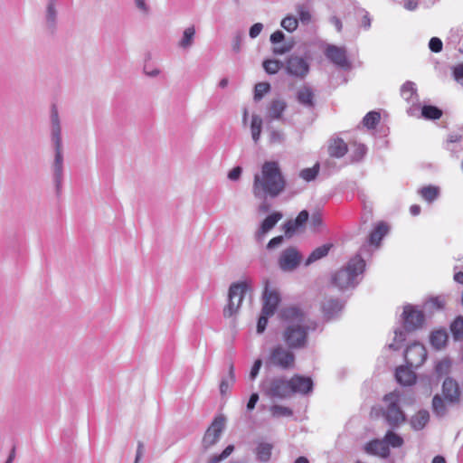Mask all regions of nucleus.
I'll return each mask as SVG.
<instances>
[{
    "instance_id": "obj_1",
    "label": "nucleus",
    "mask_w": 463,
    "mask_h": 463,
    "mask_svg": "<svg viewBox=\"0 0 463 463\" xmlns=\"http://www.w3.org/2000/svg\"><path fill=\"white\" fill-rule=\"evenodd\" d=\"M284 322L282 340L290 349L304 348L307 343L309 330H314L305 314L296 307H288L280 312Z\"/></svg>"
},
{
    "instance_id": "obj_2",
    "label": "nucleus",
    "mask_w": 463,
    "mask_h": 463,
    "mask_svg": "<svg viewBox=\"0 0 463 463\" xmlns=\"http://www.w3.org/2000/svg\"><path fill=\"white\" fill-rule=\"evenodd\" d=\"M286 186L279 163L275 161L265 162L260 173L254 175L252 192L256 197H277Z\"/></svg>"
},
{
    "instance_id": "obj_3",
    "label": "nucleus",
    "mask_w": 463,
    "mask_h": 463,
    "mask_svg": "<svg viewBox=\"0 0 463 463\" xmlns=\"http://www.w3.org/2000/svg\"><path fill=\"white\" fill-rule=\"evenodd\" d=\"M461 402V391L458 383L452 377H447L441 385V394L432 398L431 408L434 415L444 418L449 412V405H457Z\"/></svg>"
},
{
    "instance_id": "obj_4",
    "label": "nucleus",
    "mask_w": 463,
    "mask_h": 463,
    "mask_svg": "<svg viewBox=\"0 0 463 463\" xmlns=\"http://www.w3.org/2000/svg\"><path fill=\"white\" fill-rule=\"evenodd\" d=\"M364 267V260L356 255L333 275V284L340 290L354 288L360 282Z\"/></svg>"
},
{
    "instance_id": "obj_5",
    "label": "nucleus",
    "mask_w": 463,
    "mask_h": 463,
    "mask_svg": "<svg viewBox=\"0 0 463 463\" xmlns=\"http://www.w3.org/2000/svg\"><path fill=\"white\" fill-rule=\"evenodd\" d=\"M250 289L247 280L232 283L229 288L228 303L223 308V317H235L240 312L245 293Z\"/></svg>"
},
{
    "instance_id": "obj_6",
    "label": "nucleus",
    "mask_w": 463,
    "mask_h": 463,
    "mask_svg": "<svg viewBox=\"0 0 463 463\" xmlns=\"http://www.w3.org/2000/svg\"><path fill=\"white\" fill-rule=\"evenodd\" d=\"M266 364L282 370L291 369L295 365V354L281 345H278L270 350Z\"/></svg>"
},
{
    "instance_id": "obj_7",
    "label": "nucleus",
    "mask_w": 463,
    "mask_h": 463,
    "mask_svg": "<svg viewBox=\"0 0 463 463\" xmlns=\"http://www.w3.org/2000/svg\"><path fill=\"white\" fill-rule=\"evenodd\" d=\"M399 400V395L395 392H391L384 396V401L388 403L384 417L392 427H397L406 420L405 414L398 405Z\"/></svg>"
},
{
    "instance_id": "obj_8",
    "label": "nucleus",
    "mask_w": 463,
    "mask_h": 463,
    "mask_svg": "<svg viewBox=\"0 0 463 463\" xmlns=\"http://www.w3.org/2000/svg\"><path fill=\"white\" fill-rule=\"evenodd\" d=\"M225 419L222 416L216 417L210 427L205 431L203 438V446L204 449H209L215 445L221 438L224 430Z\"/></svg>"
},
{
    "instance_id": "obj_9",
    "label": "nucleus",
    "mask_w": 463,
    "mask_h": 463,
    "mask_svg": "<svg viewBox=\"0 0 463 463\" xmlns=\"http://www.w3.org/2000/svg\"><path fill=\"white\" fill-rule=\"evenodd\" d=\"M404 358L407 364L411 368H418L425 362L427 351L423 345L413 343L405 351Z\"/></svg>"
},
{
    "instance_id": "obj_10",
    "label": "nucleus",
    "mask_w": 463,
    "mask_h": 463,
    "mask_svg": "<svg viewBox=\"0 0 463 463\" xmlns=\"http://www.w3.org/2000/svg\"><path fill=\"white\" fill-rule=\"evenodd\" d=\"M288 108V104L285 99L281 98L272 99L266 106L265 119L268 124L272 121H284V112Z\"/></svg>"
},
{
    "instance_id": "obj_11",
    "label": "nucleus",
    "mask_w": 463,
    "mask_h": 463,
    "mask_svg": "<svg viewBox=\"0 0 463 463\" xmlns=\"http://www.w3.org/2000/svg\"><path fill=\"white\" fill-rule=\"evenodd\" d=\"M286 70L288 74L303 79L309 71V63L303 57L291 55L287 61Z\"/></svg>"
},
{
    "instance_id": "obj_12",
    "label": "nucleus",
    "mask_w": 463,
    "mask_h": 463,
    "mask_svg": "<svg viewBox=\"0 0 463 463\" xmlns=\"http://www.w3.org/2000/svg\"><path fill=\"white\" fill-rule=\"evenodd\" d=\"M280 301L279 294L276 288H271L269 281L265 282L262 295V311L267 315H274Z\"/></svg>"
},
{
    "instance_id": "obj_13",
    "label": "nucleus",
    "mask_w": 463,
    "mask_h": 463,
    "mask_svg": "<svg viewBox=\"0 0 463 463\" xmlns=\"http://www.w3.org/2000/svg\"><path fill=\"white\" fill-rule=\"evenodd\" d=\"M51 123V141L53 149L63 148L62 137H61V126L59 117L58 109L56 106H52L50 114Z\"/></svg>"
},
{
    "instance_id": "obj_14",
    "label": "nucleus",
    "mask_w": 463,
    "mask_h": 463,
    "mask_svg": "<svg viewBox=\"0 0 463 463\" xmlns=\"http://www.w3.org/2000/svg\"><path fill=\"white\" fill-rule=\"evenodd\" d=\"M267 393L271 397L284 399L292 394L290 379L286 380L281 377L271 380Z\"/></svg>"
},
{
    "instance_id": "obj_15",
    "label": "nucleus",
    "mask_w": 463,
    "mask_h": 463,
    "mask_svg": "<svg viewBox=\"0 0 463 463\" xmlns=\"http://www.w3.org/2000/svg\"><path fill=\"white\" fill-rule=\"evenodd\" d=\"M403 321L405 329L408 331L414 330L420 326L424 321V315L422 311L418 310L411 305L404 307Z\"/></svg>"
},
{
    "instance_id": "obj_16",
    "label": "nucleus",
    "mask_w": 463,
    "mask_h": 463,
    "mask_svg": "<svg viewBox=\"0 0 463 463\" xmlns=\"http://www.w3.org/2000/svg\"><path fill=\"white\" fill-rule=\"evenodd\" d=\"M301 256L295 248L283 250L279 259V268L284 271L295 269L300 263Z\"/></svg>"
},
{
    "instance_id": "obj_17",
    "label": "nucleus",
    "mask_w": 463,
    "mask_h": 463,
    "mask_svg": "<svg viewBox=\"0 0 463 463\" xmlns=\"http://www.w3.org/2000/svg\"><path fill=\"white\" fill-rule=\"evenodd\" d=\"M52 170L56 191L59 193L61 189L63 179V148L54 149V158L52 165Z\"/></svg>"
},
{
    "instance_id": "obj_18",
    "label": "nucleus",
    "mask_w": 463,
    "mask_h": 463,
    "mask_svg": "<svg viewBox=\"0 0 463 463\" xmlns=\"http://www.w3.org/2000/svg\"><path fill=\"white\" fill-rule=\"evenodd\" d=\"M326 56L333 63L341 68L348 69L350 67L345 48L337 47L335 45H328L326 49Z\"/></svg>"
},
{
    "instance_id": "obj_19",
    "label": "nucleus",
    "mask_w": 463,
    "mask_h": 463,
    "mask_svg": "<svg viewBox=\"0 0 463 463\" xmlns=\"http://www.w3.org/2000/svg\"><path fill=\"white\" fill-rule=\"evenodd\" d=\"M292 394L299 393L306 395L313 391V381L310 377L295 374L290 378Z\"/></svg>"
},
{
    "instance_id": "obj_20",
    "label": "nucleus",
    "mask_w": 463,
    "mask_h": 463,
    "mask_svg": "<svg viewBox=\"0 0 463 463\" xmlns=\"http://www.w3.org/2000/svg\"><path fill=\"white\" fill-rule=\"evenodd\" d=\"M364 450L370 455H375L381 458H387L390 454V449L384 439L371 440L364 446Z\"/></svg>"
},
{
    "instance_id": "obj_21",
    "label": "nucleus",
    "mask_w": 463,
    "mask_h": 463,
    "mask_svg": "<svg viewBox=\"0 0 463 463\" xmlns=\"http://www.w3.org/2000/svg\"><path fill=\"white\" fill-rule=\"evenodd\" d=\"M348 151L346 143L340 137H331L327 144L328 155L332 157H343Z\"/></svg>"
},
{
    "instance_id": "obj_22",
    "label": "nucleus",
    "mask_w": 463,
    "mask_h": 463,
    "mask_svg": "<svg viewBox=\"0 0 463 463\" xmlns=\"http://www.w3.org/2000/svg\"><path fill=\"white\" fill-rule=\"evenodd\" d=\"M282 218L280 213H274L269 215L261 223L260 229L256 232L255 237L257 241H261L267 232H269L277 222Z\"/></svg>"
},
{
    "instance_id": "obj_23",
    "label": "nucleus",
    "mask_w": 463,
    "mask_h": 463,
    "mask_svg": "<svg viewBox=\"0 0 463 463\" xmlns=\"http://www.w3.org/2000/svg\"><path fill=\"white\" fill-rule=\"evenodd\" d=\"M196 30L194 25H190L182 33V35L177 42V47L184 51H188L192 48L194 43Z\"/></svg>"
},
{
    "instance_id": "obj_24",
    "label": "nucleus",
    "mask_w": 463,
    "mask_h": 463,
    "mask_svg": "<svg viewBox=\"0 0 463 463\" xmlns=\"http://www.w3.org/2000/svg\"><path fill=\"white\" fill-rule=\"evenodd\" d=\"M297 100L304 107L313 109L315 107V94L313 90L308 86H302L297 91Z\"/></svg>"
},
{
    "instance_id": "obj_25",
    "label": "nucleus",
    "mask_w": 463,
    "mask_h": 463,
    "mask_svg": "<svg viewBox=\"0 0 463 463\" xmlns=\"http://www.w3.org/2000/svg\"><path fill=\"white\" fill-rule=\"evenodd\" d=\"M308 213L306 210L301 211L294 221H288L284 224L285 234L291 237L295 231L305 224L308 220Z\"/></svg>"
},
{
    "instance_id": "obj_26",
    "label": "nucleus",
    "mask_w": 463,
    "mask_h": 463,
    "mask_svg": "<svg viewBox=\"0 0 463 463\" xmlns=\"http://www.w3.org/2000/svg\"><path fill=\"white\" fill-rule=\"evenodd\" d=\"M57 2H47L44 14V20L46 27L49 30L53 31L55 29L57 24Z\"/></svg>"
},
{
    "instance_id": "obj_27",
    "label": "nucleus",
    "mask_w": 463,
    "mask_h": 463,
    "mask_svg": "<svg viewBox=\"0 0 463 463\" xmlns=\"http://www.w3.org/2000/svg\"><path fill=\"white\" fill-rule=\"evenodd\" d=\"M343 307L344 303L338 299L328 298L323 303V312L327 318L335 317Z\"/></svg>"
},
{
    "instance_id": "obj_28",
    "label": "nucleus",
    "mask_w": 463,
    "mask_h": 463,
    "mask_svg": "<svg viewBox=\"0 0 463 463\" xmlns=\"http://www.w3.org/2000/svg\"><path fill=\"white\" fill-rule=\"evenodd\" d=\"M396 380L402 385H411L415 383L416 375L412 370L405 366H400L396 369Z\"/></svg>"
},
{
    "instance_id": "obj_29",
    "label": "nucleus",
    "mask_w": 463,
    "mask_h": 463,
    "mask_svg": "<svg viewBox=\"0 0 463 463\" xmlns=\"http://www.w3.org/2000/svg\"><path fill=\"white\" fill-rule=\"evenodd\" d=\"M429 420H430L429 412L425 410H422V411H420L418 413H416L411 418V425L414 430H422L426 426Z\"/></svg>"
},
{
    "instance_id": "obj_30",
    "label": "nucleus",
    "mask_w": 463,
    "mask_h": 463,
    "mask_svg": "<svg viewBox=\"0 0 463 463\" xmlns=\"http://www.w3.org/2000/svg\"><path fill=\"white\" fill-rule=\"evenodd\" d=\"M273 446L270 443L260 442L258 444L255 452L258 460L267 462L270 459Z\"/></svg>"
},
{
    "instance_id": "obj_31",
    "label": "nucleus",
    "mask_w": 463,
    "mask_h": 463,
    "mask_svg": "<svg viewBox=\"0 0 463 463\" xmlns=\"http://www.w3.org/2000/svg\"><path fill=\"white\" fill-rule=\"evenodd\" d=\"M263 119L259 115H252L250 123V133L252 140L257 144L261 136Z\"/></svg>"
},
{
    "instance_id": "obj_32",
    "label": "nucleus",
    "mask_w": 463,
    "mask_h": 463,
    "mask_svg": "<svg viewBox=\"0 0 463 463\" xmlns=\"http://www.w3.org/2000/svg\"><path fill=\"white\" fill-rule=\"evenodd\" d=\"M235 383L234 367L231 364L227 377L223 378L220 383V392L222 396H225Z\"/></svg>"
},
{
    "instance_id": "obj_33",
    "label": "nucleus",
    "mask_w": 463,
    "mask_h": 463,
    "mask_svg": "<svg viewBox=\"0 0 463 463\" xmlns=\"http://www.w3.org/2000/svg\"><path fill=\"white\" fill-rule=\"evenodd\" d=\"M388 227L385 223L380 222L376 225L374 230L371 232L369 241L373 245H378L383 237L387 233Z\"/></svg>"
},
{
    "instance_id": "obj_34",
    "label": "nucleus",
    "mask_w": 463,
    "mask_h": 463,
    "mask_svg": "<svg viewBox=\"0 0 463 463\" xmlns=\"http://www.w3.org/2000/svg\"><path fill=\"white\" fill-rule=\"evenodd\" d=\"M330 248H331L330 244H324V245L315 249L310 253L308 258L307 259L305 265L308 266L311 263H313V262L322 259L323 257L326 256L328 254V251H329Z\"/></svg>"
},
{
    "instance_id": "obj_35",
    "label": "nucleus",
    "mask_w": 463,
    "mask_h": 463,
    "mask_svg": "<svg viewBox=\"0 0 463 463\" xmlns=\"http://www.w3.org/2000/svg\"><path fill=\"white\" fill-rule=\"evenodd\" d=\"M269 143L272 146L282 145L286 141V134L283 130L269 127Z\"/></svg>"
},
{
    "instance_id": "obj_36",
    "label": "nucleus",
    "mask_w": 463,
    "mask_h": 463,
    "mask_svg": "<svg viewBox=\"0 0 463 463\" xmlns=\"http://www.w3.org/2000/svg\"><path fill=\"white\" fill-rule=\"evenodd\" d=\"M448 341V334L445 330L434 331L430 335V343L436 349H441Z\"/></svg>"
},
{
    "instance_id": "obj_37",
    "label": "nucleus",
    "mask_w": 463,
    "mask_h": 463,
    "mask_svg": "<svg viewBox=\"0 0 463 463\" xmlns=\"http://www.w3.org/2000/svg\"><path fill=\"white\" fill-rule=\"evenodd\" d=\"M418 193L425 201L428 203H432L438 198L439 194V189L437 186L428 185L420 188Z\"/></svg>"
},
{
    "instance_id": "obj_38",
    "label": "nucleus",
    "mask_w": 463,
    "mask_h": 463,
    "mask_svg": "<svg viewBox=\"0 0 463 463\" xmlns=\"http://www.w3.org/2000/svg\"><path fill=\"white\" fill-rule=\"evenodd\" d=\"M446 300L442 297L430 298L424 303V309L426 311L433 312L435 310H440L444 307Z\"/></svg>"
},
{
    "instance_id": "obj_39",
    "label": "nucleus",
    "mask_w": 463,
    "mask_h": 463,
    "mask_svg": "<svg viewBox=\"0 0 463 463\" xmlns=\"http://www.w3.org/2000/svg\"><path fill=\"white\" fill-rule=\"evenodd\" d=\"M415 84L411 81H406L401 88L402 97L408 102L412 101L413 96H416Z\"/></svg>"
},
{
    "instance_id": "obj_40",
    "label": "nucleus",
    "mask_w": 463,
    "mask_h": 463,
    "mask_svg": "<svg viewBox=\"0 0 463 463\" xmlns=\"http://www.w3.org/2000/svg\"><path fill=\"white\" fill-rule=\"evenodd\" d=\"M421 116L426 119H439L442 111L437 107L425 105L421 109Z\"/></svg>"
},
{
    "instance_id": "obj_41",
    "label": "nucleus",
    "mask_w": 463,
    "mask_h": 463,
    "mask_svg": "<svg viewBox=\"0 0 463 463\" xmlns=\"http://www.w3.org/2000/svg\"><path fill=\"white\" fill-rule=\"evenodd\" d=\"M450 331L455 340L463 338V317H458L450 325Z\"/></svg>"
},
{
    "instance_id": "obj_42",
    "label": "nucleus",
    "mask_w": 463,
    "mask_h": 463,
    "mask_svg": "<svg viewBox=\"0 0 463 463\" xmlns=\"http://www.w3.org/2000/svg\"><path fill=\"white\" fill-rule=\"evenodd\" d=\"M383 439L388 448H400L403 445V439L400 435L391 430L387 431Z\"/></svg>"
},
{
    "instance_id": "obj_43",
    "label": "nucleus",
    "mask_w": 463,
    "mask_h": 463,
    "mask_svg": "<svg viewBox=\"0 0 463 463\" xmlns=\"http://www.w3.org/2000/svg\"><path fill=\"white\" fill-rule=\"evenodd\" d=\"M380 118L381 116L379 112L371 111L364 116L363 119V124L367 128H374L375 126L378 124Z\"/></svg>"
},
{
    "instance_id": "obj_44",
    "label": "nucleus",
    "mask_w": 463,
    "mask_h": 463,
    "mask_svg": "<svg viewBox=\"0 0 463 463\" xmlns=\"http://www.w3.org/2000/svg\"><path fill=\"white\" fill-rule=\"evenodd\" d=\"M450 368L451 361L448 358H444L436 364L435 372L439 376H443L449 373Z\"/></svg>"
},
{
    "instance_id": "obj_45",
    "label": "nucleus",
    "mask_w": 463,
    "mask_h": 463,
    "mask_svg": "<svg viewBox=\"0 0 463 463\" xmlns=\"http://www.w3.org/2000/svg\"><path fill=\"white\" fill-rule=\"evenodd\" d=\"M296 12L302 24H307L311 22L312 15L309 9L305 5H298L296 6Z\"/></svg>"
},
{
    "instance_id": "obj_46",
    "label": "nucleus",
    "mask_w": 463,
    "mask_h": 463,
    "mask_svg": "<svg viewBox=\"0 0 463 463\" xmlns=\"http://www.w3.org/2000/svg\"><path fill=\"white\" fill-rule=\"evenodd\" d=\"M280 25L286 31L292 33L298 28V20L293 15H287L282 19Z\"/></svg>"
},
{
    "instance_id": "obj_47",
    "label": "nucleus",
    "mask_w": 463,
    "mask_h": 463,
    "mask_svg": "<svg viewBox=\"0 0 463 463\" xmlns=\"http://www.w3.org/2000/svg\"><path fill=\"white\" fill-rule=\"evenodd\" d=\"M318 171H319V165L316 164L313 167L305 168V169L301 170V172L299 173V176L301 178H303L304 180L310 182V181H313L317 177Z\"/></svg>"
},
{
    "instance_id": "obj_48",
    "label": "nucleus",
    "mask_w": 463,
    "mask_h": 463,
    "mask_svg": "<svg viewBox=\"0 0 463 463\" xmlns=\"http://www.w3.org/2000/svg\"><path fill=\"white\" fill-rule=\"evenodd\" d=\"M270 90V85L268 82H259L254 88V99L256 101L260 100L263 96L268 93Z\"/></svg>"
},
{
    "instance_id": "obj_49",
    "label": "nucleus",
    "mask_w": 463,
    "mask_h": 463,
    "mask_svg": "<svg viewBox=\"0 0 463 463\" xmlns=\"http://www.w3.org/2000/svg\"><path fill=\"white\" fill-rule=\"evenodd\" d=\"M282 67V63L277 60H266L263 61V68L269 74L277 73Z\"/></svg>"
},
{
    "instance_id": "obj_50",
    "label": "nucleus",
    "mask_w": 463,
    "mask_h": 463,
    "mask_svg": "<svg viewBox=\"0 0 463 463\" xmlns=\"http://www.w3.org/2000/svg\"><path fill=\"white\" fill-rule=\"evenodd\" d=\"M270 412L273 417H289L292 415V411L285 406L281 405H273L270 408Z\"/></svg>"
},
{
    "instance_id": "obj_51",
    "label": "nucleus",
    "mask_w": 463,
    "mask_h": 463,
    "mask_svg": "<svg viewBox=\"0 0 463 463\" xmlns=\"http://www.w3.org/2000/svg\"><path fill=\"white\" fill-rule=\"evenodd\" d=\"M136 9L145 16H147L151 13V6L148 0H134Z\"/></svg>"
},
{
    "instance_id": "obj_52",
    "label": "nucleus",
    "mask_w": 463,
    "mask_h": 463,
    "mask_svg": "<svg viewBox=\"0 0 463 463\" xmlns=\"http://www.w3.org/2000/svg\"><path fill=\"white\" fill-rule=\"evenodd\" d=\"M234 450L233 445L227 446L220 455H214L210 458V463H219L227 458Z\"/></svg>"
},
{
    "instance_id": "obj_53",
    "label": "nucleus",
    "mask_w": 463,
    "mask_h": 463,
    "mask_svg": "<svg viewBox=\"0 0 463 463\" xmlns=\"http://www.w3.org/2000/svg\"><path fill=\"white\" fill-rule=\"evenodd\" d=\"M354 146L353 161H360L365 156L367 148L363 144H354Z\"/></svg>"
},
{
    "instance_id": "obj_54",
    "label": "nucleus",
    "mask_w": 463,
    "mask_h": 463,
    "mask_svg": "<svg viewBox=\"0 0 463 463\" xmlns=\"http://www.w3.org/2000/svg\"><path fill=\"white\" fill-rule=\"evenodd\" d=\"M272 315H267L264 313V311L261 310L260 317H259L258 323H257V332L259 334H261L265 331L266 326L268 325V319Z\"/></svg>"
},
{
    "instance_id": "obj_55",
    "label": "nucleus",
    "mask_w": 463,
    "mask_h": 463,
    "mask_svg": "<svg viewBox=\"0 0 463 463\" xmlns=\"http://www.w3.org/2000/svg\"><path fill=\"white\" fill-rule=\"evenodd\" d=\"M443 43L438 37H432L429 43V48L433 52H439L442 50Z\"/></svg>"
},
{
    "instance_id": "obj_56",
    "label": "nucleus",
    "mask_w": 463,
    "mask_h": 463,
    "mask_svg": "<svg viewBox=\"0 0 463 463\" xmlns=\"http://www.w3.org/2000/svg\"><path fill=\"white\" fill-rule=\"evenodd\" d=\"M242 38H243V35L241 33H237L234 36L233 41H232V50H233V52H241V43H242Z\"/></svg>"
},
{
    "instance_id": "obj_57",
    "label": "nucleus",
    "mask_w": 463,
    "mask_h": 463,
    "mask_svg": "<svg viewBox=\"0 0 463 463\" xmlns=\"http://www.w3.org/2000/svg\"><path fill=\"white\" fill-rule=\"evenodd\" d=\"M262 29H263L262 24H260V23L254 24L250 28V32H249L250 37L252 39L256 38L261 33Z\"/></svg>"
},
{
    "instance_id": "obj_58",
    "label": "nucleus",
    "mask_w": 463,
    "mask_h": 463,
    "mask_svg": "<svg viewBox=\"0 0 463 463\" xmlns=\"http://www.w3.org/2000/svg\"><path fill=\"white\" fill-rule=\"evenodd\" d=\"M261 365H262V361L260 359H257L254 362V364L251 367L250 373V377L251 380L256 378V376L258 375V373L260 372Z\"/></svg>"
},
{
    "instance_id": "obj_59",
    "label": "nucleus",
    "mask_w": 463,
    "mask_h": 463,
    "mask_svg": "<svg viewBox=\"0 0 463 463\" xmlns=\"http://www.w3.org/2000/svg\"><path fill=\"white\" fill-rule=\"evenodd\" d=\"M241 172H242V169L241 167L240 166H236L234 168H232L229 174H228V178L232 181H237L240 179L241 177Z\"/></svg>"
},
{
    "instance_id": "obj_60",
    "label": "nucleus",
    "mask_w": 463,
    "mask_h": 463,
    "mask_svg": "<svg viewBox=\"0 0 463 463\" xmlns=\"http://www.w3.org/2000/svg\"><path fill=\"white\" fill-rule=\"evenodd\" d=\"M453 77L458 82L463 80V63H459L454 67Z\"/></svg>"
},
{
    "instance_id": "obj_61",
    "label": "nucleus",
    "mask_w": 463,
    "mask_h": 463,
    "mask_svg": "<svg viewBox=\"0 0 463 463\" xmlns=\"http://www.w3.org/2000/svg\"><path fill=\"white\" fill-rule=\"evenodd\" d=\"M284 33L281 31H276L270 35V42L273 44L281 43L284 40Z\"/></svg>"
},
{
    "instance_id": "obj_62",
    "label": "nucleus",
    "mask_w": 463,
    "mask_h": 463,
    "mask_svg": "<svg viewBox=\"0 0 463 463\" xmlns=\"http://www.w3.org/2000/svg\"><path fill=\"white\" fill-rule=\"evenodd\" d=\"M283 236H277V237H274L273 239H271L268 245H267V248L271 250V249H275L277 248L278 246H279L282 242H283Z\"/></svg>"
},
{
    "instance_id": "obj_63",
    "label": "nucleus",
    "mask_w": 463,
    "mask_h": 463,
    "mask_svg": "<svg viewBox=\"0 0 463 463\" xmlns=\"http://www.w3.org/2000/svg\"><path fill=\"white\" fill-rule=\"evenodd\" d=\"M292 48V45L290 44H284L282 46H275L273 48V53L278 55L285 54L286 52H289Z\"/></svg>"
},
{
    "instance_id": "obj_64",
    "label": "nucleus",
    "mask_w": 463,
    "mask_h": 463,
    "mask_svg": "<svg viewBox=\"0 0 463 463\" xmlns=\"http://www.w3.org/2000/svg\"><path fill=\"white\" fill-rule=\"evenodd\" d=\"M322 224V218H321V215L319 213H315L311 216V220H310V225L314 228V229H317L318 228L320 225Z\"/></svg>"
}]
</instances>
